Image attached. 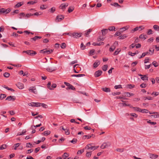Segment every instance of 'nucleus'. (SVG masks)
Segmentation results:
<instances>
[{"mask_svg":"<svg viewBox=\"0 0 159 159\" xmlns=\"http://www.w3.org/2000/svg\"><path fill=\"white\" fill-rule=\"evenodd\" d=\"M23 53H25L31 56H33L37 54V52L35 51L32 50L24 51H23Z\"/></svg>","mask_w":159,"mask_h":159,"instance_id":"1","label":"nucleus"},{"mask_svg":"<svg viewBox=\"0 0 159 159\" xmlns=\"http://www.w3.org/2000/svg\"><path fill=\"white\" fill-rule=\"evenodd\" d=\"M118 42L116 41L113 43V45L109 48V51L113 52L115 49L116 47L118 45Z\"/></svg>","mask_w":159,"mask_h":159,"instance_id":"2","label":"nucleus"},{"mask_svg":"<svg viewBox=\"0 0 159 159\" xmlns=\"http://www.w3.org/2000/svg\"><path fill=\"white\" fill-rule=\"evenodd\" d=\"M82 34L81 33H73L72 35L74 38H78L81 36Z\"/></svg>","mask_w":159,"mask_h":159,"instance_id":"3","label":"nucleus"},{"mask_svg":"<svg viewBox=\"0 0 159 159\" xmlns=\"http://www.w3.org/2000/svg\"><path fill=\"white\" fill-rule=\"evenodd\" d=\"M102 73V71L101 70H98L95 72L94 75L95 77H98L100 76Z\"/></svg>","mask_w":159,"mask_h":159,"instance_id":"4","label":"nucleus"},{"mask_svg":"<svg viewBox=\"0 0 159 159\" xmlns=\"http://www.w3.org/2000/svg\"><path fill=\"white\" fill-rule=\"evenodd\" d=\"M16 85L20 89H22L24 88V85L21 83L18 82L16 84Z\"/></svg>","mask_w":159,"mask_h":159,"instance_id":"5","label":"nucleus"},{"mask_svg":"<svg viewBox=\"0 0 159 159\" xmlns=\"http://www.w3.org/2000/svg\"><path fill=\"white\" fill-rule=\"evenodd\" d=\"M64 16L61 15H58L57 16L56 20H58V21H59L64 19Z\"/></svg>","mask_w":159,"mask_h":159,"instance_id":"6","label":"nucleus"},{"mask_svg":"<svg viewBox=\"0 0 159 159\" xmlns=\"http://www.w3.org/2000/svg\"><path fill=\"white\" fill-rule=\"evenodd\" d=\"M16 99L13 96H10L7 97V98L6 99V100H8L9 101H10L12 100V101H14Z\"/></svg>","mask_w":159,"mask_h":159,"instance_id":"7","label":"nucleus"},{"mask_svg":"<svg viewBox=\"0 0 159 159\" xmlns=\"http://www.w3.org/2000/svg\"><path fill=\"white\" fill-rule=\"evenodd\" d=\"M36 90V88L34 86L30 87L29 89V91H31L32 93H33L34 94H36L37 93L36 91H34V90Z\"/></svg>","mask_w":159,"mask_h":159,"instance_id":"8","label":"nucleus"},{"mask_svg":"<svg viewBox=\"0 0 159 159\" xmlns=\"http://www.w3.org/2000/svg\"><path fill=\"white\" fill-rule=\"evenodd\" d=\"M46 70L48 71L51 72L56 70V68L55 67L53 68L48 67L46 68Z\"/></svg>","mask_w":159,"mask_h":159,"instance_id":"9","label":"nucleus"},{"mask_svg":"<svg viewBox=\"0 0 159 159\" xmlns=\"http://www.w3.org/2000/svg\"><path fill=\"white\" fill-rule=\"evenodd\" d=\"M101 32L102 36H104L108 32V30L107 29H103L101 30Z\"/></svg>","mask_w":159,"mask_h":159,"instance_id":"10","label":"nucleus"},{"mask_svg":"<svg viewBox=\"0 0 159 159\" xmlns=\"http://www.w3.org/2000/svg\"><path fill=\"white\" fill-rule=\"evenodd\" d=\"M101 89L103 91L106 92H108L111 91V89L109 88H102Z\"/></svg>","mask_w":159,"mask_h":159,"instance_id":"11","label":"nucleus"},{"mask_svg":"<svg viewBox=\"0 0 159 159\" xmlns=\"http://www.w3.org/2000/svg\"><path fill=\"white\" fill-rule=\"evenodd\" d=\"M108 146V144L106 143H104L101 146V148L102 149H103L105 148H106Z\"/></svg>","mask_w":159,"mask_h":159,"instance_id":"12","label":"nucleus"},{"mask_svg":"<svg viewBox=\"0 0 159 159\" xmlns=\"http://www.w3.org/2000/svg\"><path fill=\"white\" fill-rule=\"evenodd\" d=\"M85 75L84 74H79L78 75H71V77H81L84 76Z\"/></svg>","mask_w":159,"mask_h":159,"instance_id":"13","label":"nucleus"},{"mask_svg":"<svg viewBox=\"0 0 159 159\" xmlns=\"http://www.w3.org/2000/svg\"><path fill=\"white\" fill-rule=\"evenodd\" d=\"M139 53V52L138 51H136L134 53H132L131 52H129L128 53V54L129 55L131 56H133L134 55H135Z\"/></svg>","mask_w":159,"mask_h":159,"instance_id":"14","label":"nucleus"},{"mask_svg":"<svg viewBox=\"0 0 159 159\" xmlns=\"http://www.w3.org/2000/svg\"><path fill=\"white\" fill-rule=\"evenodd\" d=\"M70 89H71L72 90H75V88L71 84H70L68 87L66 88L67 90H68Z\"/></svg>","mask_w":159,"mask_h":159,"instance_id":"15","label":"nucleus"},{"mask_svg":"<svg viewBox=\"0 0 159 159\" xmlns=\"http://www.w3.org/2000/svg\"><path fill=\"white\" fill-rule=\"evenodd\" d=\"M149 53H150V52H143L142 53V55L139 57V59H141L144 57H145L146 55L149 54Z\"/></svg>","mask_w":159,"mask_h":159,"instance_id":"16","label":"nucleus"},{"mask_svg":"<svg viewBox=\"0 0 159 159\" xmlns=\"http://www.w3.org/2000/svg\"><path fill=\"white\" fill-rule=\"evenodd\" d=\"M100 64V62L99 61H98L95 62L93 64L94 67V68L97 67Z\"/></svg>","mask_w":159,"mask_h":159,"instance_id":"17","label":"nucleus"},{"mask_svg":"<svg viewBox=\"0 0 159 159\" xmlns=\"http://www.w3.org/2000/svg\"><path fill=\"white\" fill-rule=\"evenodd\" d=\"M130 108H133L135 111H136L139 112H140V108L139 107H134L132 106L130 107Z\"/></svg>","mask_w":159,"mask_h":159,"instance_id":"18","label":"nucleus"},{"mask_svg":"<svg viewBox=\"0 0 159 159\" xmlns=\"http://www.w3.org/2000/svg\"><path fill=\"white\" fill-rule=\"evenodd\" d=\"M127 36L125 34L121 35L118 37V39H123L126 38Z\"/></svg>","mask_w":159,"mask_h":159,"instance_id":"19","label":"nucleus"},{"mask_svg":"<svg viewBox=\"0 0 159 159\" xmlns=\"http://www.w3.org/2000/svg\"><path fill=\"white\" fill-rule=\"evenodd\" d=\"M51 132L50 131H47L43 132L42 134L44 136H48L50 134Z\"/></svg>","mask_w":159,"mask_h":159,"instance_id":"20","label":"nucleus"},{"mask_svg":"<svg viewBox=\"0 0 159 159\" xmlns=\"http://www.w3.org/2000/svg\"><path fill=\"white\" fill-rule=\"evenodd\" d=\"M11 11V9L10 8H8L7 9H5L4 8V13H5V14H8L9 12H10Z\"/></svg>","mask_w":159,"mask_h":159,"instance_id":"21","label":"nucleus"},{"mask_svg":"<svg viewBox=\"0 0 159 159\" xmlns=\"http://www.w3.org/2000/svg\"><path fill=\"white\" fill-rule=\"evenodd\" d=\"M121 51V49H120V48H118L117 49V50H116L114 52V53L113 54V55L115 56V55H118L119 52H120Z\"/></svg>","mask_w":159,"mask_h":159,"instance_id":"22","label":"nucleus"},{"mask_svg":"<svg viewBox=\"0 0 159 159\" xmlns=\"http://www.w3.org/2000/svg\"><path fill=\"white\" fill-rule=\"evenodd\" d=\"M23 4V2H18L16 5H15V7H19L21 6Z\"/></svg>","mask_w":159,"mask_h":159,"instance_id":"23","label":"nucleus"},{"mask_svg":"<svg viewBox=\"0 0 159 159\" xmlns=\"http://www.w3.org/2000/svg\"><path fill=\"white\" fill-rule=\"evenodd\" d=\"M32 103L33 104H35V105H33L34 107H39L41 105V103H39V102L35 103V102H32Z\"/></svg>","mask_w":159,"mask_h":159,"instance_id":"24","label":"nucleus"},{"mask_svg":"<svg viewBox=\"0 0 159 159\" xmlns=\"http://www.w3.org/2000/svg\"><path fill=\"white\" fill-rule=\"evenodd\" d=\"M25 13L23 12L20 13L19 14V18L20 19H21L22 17H25Z\"/></svg>","mask_w":159,"mask_h":159,"instance_id":"25","label":"nucleus"},{"mask_svg":"<svg viewBox=\"0 0 159 159\" xmlns=\"http://www.w3.org/2000/svg\"><path fill=\"white\" fill-rule=\"evenodd\" d=\"M141 79L143 80H146L147 81L148 80V77L146 75H144L141 77Z\"/></svg>","mask_w":159,"mask_h":159,"instance_id":"26","label":"nucleus"},{"mask_svg":"<svg viewBox=\"0 0 159 159\" xmlns=\"http://www.w3.org/2000/svg\"><path fill=\"white\" fill-rule=\"evenodd\" d=\"M42 125V124L40 123L39 124L36 125H32L31 126V128L32 129H34V128H36V127H40Z\"/></svg>","mask_w":159,"mask_h":159,"instance_id":"27","label":"nucleus"},{"mask_svg":"<svg viewBox=\"0 0 159 159\" xmlns=\"http://www.w3.org/2000/svg\"><path fill=\"white\" fill-rule=\"evenodd\" d=\"M119 104L120 105L122 104L123 106H129L130 107L132 106L129 104H126L125 103H120Z\"/></svg>","mask_w":159,"mask_h":159,"instance_id":"28","label":"nucleus"},{"mask_svg":"<svg viewBox=\"0 0 159 159\" xmlns=\"http://www.w3.org/2000/svg\"><path fill=\"white\" fill-rule=\"evenodd\" d=\"M69 156L68 154L66 153H64L62 156V157L63 158L65 159L67 157Z\"/></svg>","mask_w":159,"mask_h":159,"instance_id":"29","label":"nucleus"},{"mask_svg":"<svg viewBox=\"0 0 159 159\" xmlns=\"http://www.w3.org/2000/svg\"><path fill=\"white\" fill-rule=\"evenodd\" d=\"M6 97V95L4 94H1L0 95V99L2 100L4 98H5Z\"/></svg>","mask_w":159,"mask_h":159,"instance_id":"30","label":"nucleus"},{"mask_svg":"<svg viewBox=\"0 0 159 159\" xmlns=\"http://www.w3.org/2000/svg\"><path fill=\"white\" fill-rule=\"evenodd\" d=\"M125 97H129L131 95H133L134 94L133 93L127 92L125 93Z\"/></svg>","mask_w":159,"mask_h":159,"instance_id":"31","label":"nucleus"},{"mask_svg":"<svg viewBox=\"0 0 159 159\" xmlns=\"http://www.w3.org/2000/svg\"><path fill=\"white\" fill-rule=\"evenodd\" d=\"M92 152H87V153L86 154V157H90L91 155Z\"/></svg>","mask_w":159,"mask_h":159,"instance_id":"32","label":"nucleus"},{"mask_svg":"<svg viewBox=\"0 0 159 159\" xmlns=\"http://www.w3.org/2000/svg\"><path fill=\"white\" fill-rule=\"evenodd\" d=\"M140 112L143 113H147L148 112V110L146 109H140Z\"/></svg>","mask_w":159,"mask_h":159,"instance_id":"33","label":"nucleus"},{"mask_svg":"<svg viewBox=\"0 0 159 159\" xmlns=\"http://www.w3.org/2000/svg\"><path fill=\"white\" fill-rule=\"evenodd\" d=\"M92 31V30L89 29L88 30H87V32L85 34V36L87 37L88 35L89 34L90 32Z\"/></svg>","mask_w":159,"mask_h":159,"instance_id":"34","label":"nucleus"},{"mask_svg":"<svg viewBox=\"0 0 159 159\" xmlns=\"http://www.w3.org/2000/svg\"><path fill=\"white\" fill-rule=\"evenodd\" d=\"M108 67V66L107 65H104L102 67V70L104 71H106L107 70V68Z\"/></svg>","mask_w":159,"mask_h":159,"instance_id":"35","label":"nucleus"},{"mask_svg":"<svg viewBox=\"0 0 159 159\" xmlns=\"http://www.w3.org/2000/svg\"><path fill=\"white\" fill-rule=\"evenodd\" d=\"M70 142L73 144H75L77 142V140L76 139L74 138L72 140L70 141Z\"/></svg>","mask_w":159,"mask_h":159,"instance_id":"36","label":"nucleus"},{"mask_svg":"<svg viewBox=\"0 0 159 159\" xmlns=\"http://www.w3.org/2000/svg\"><path fill=\"white\" fill-rule=\"evenodd\" d=\"M139 28H138V27H135V28H134V29H132L131 30V32L132 33H134V32L135 31H138V30H139Z\"/></svg>","mask_w":159,"mask_h":159,"instance_id":"37","label":"nucleus"},{"mask_svg":"<svg viewBox=\"0 0 159 159\" xmlns=\"http://www.w3.org/2000/svg\"><path fill=\"white\" fill-rule=\"evenodd\" d=\"M26 147L27 148H32L33 146L30 143H26Z\"/></svg>","mask_w":159,"mask_h":159,"instance_id":"38","label":"nucleus"},{"mask_svg":"<svg viewBox=\"0 0 159 159\" xmlns=\"http://www.w3.org/2000/svg\"><path fill=\"white\" fill-rule=\"evenodd\" d=\"M3 76L4 77L6 78L9 77L10 76V74L8 72H5L3 74Z\"/></svg>","mask_w":159,"mask_h":159,"instance_id":"39","label":"nucleus"},{"mask_svg":"<svg viewBox=\"0 0 159 159\" xmlns=\"http://www.w3.org/2000/svg\"><path fill=\"white\" fill-rule=\"evenodd\" d=\"M92 143L89 144L87 145L85 147V148L88 150L90 149L91 147L92 146Z\"/></svg>","mask_w":159,"mask_h":159,"instance_id":"40","label":"nucleus"},{"mask_svg":"<svg viewBox=\"0 0 159 159\" xmlns=\"http://www.w3.org/2000/svg\"><path fill=\"white\" fill-rule=\"evenodd\" d=\"M47 49H44L43 50H42L40 51V52H43V53L44 54H47Z\"/></svg>","mask_w":159,"mask_h":159,"instance_id":"41","label":"nucleus"},{"mask_svg":"<svg viewBox=\"0 0 159 159\" xmlns=\"http://www.w3.org/2000/svg\"><path fill=\"white\" fill-rule=\"evenodd\" d=\"M19 12V10H16L13 11L11 12V13L12 15H14L15 14H18Z\"/></svg>","mask_w":159,"mask_h":159,"instance_id":"42","label":"nucleus"},{"mask_svg":"<svg viewBox=\"0 0 159 159\" xmlns=\"http://www.w3.org/2000/svg\"><path fill=\"white\" fill-rule=\"evenodd\" d=\"M51 83L50 82H49L48 83L47 85V87L50 90H52L53 89L51 87Z\"/></svg>","mask_w":159,"mask_h":159,"instance_id":"43","label":"nucleus"},{"mask_svg":"<svg viewBox=\"0 0 159 159\" xmlns=\"http://www.w3.org/2000/svg\"><path fill=\"white\" fill-rule=\"evenodd\" d=\"M6 148V145L3 144L0 146V150H3L5 149Z\"/></svg>","mask_w":159,"mask_h":159,"instance_id":"44","label":"nucleus"},{"mask_svg":"<svg viewBox=\"0 0 159 159\" xmlns=\"http://www.w3.org/2000/svg\"><path fill=\"white\" fill-rule=\"evenodd\" d=\"M86 46L84 45L83 43H81L80 45V48L82 50H84Z\"/></svg>","mask_w":159,"mask_h":159,"instance_id":"45","label":"nucleus"},{"mask_svg":"<svg viewBox=\"0 0 159 159\" xmlns=\"http://www.w3.org/2000/svg\"><path fill=\"white\" fill-rule=\"evenodd\" d=\"M153 28L156 30H159V27L158 25H155L153 26Z\"/></svg>","mask_w":159,"mask_h":159,"instance_id":"46","label":"nucleus"},{"mask_svg":"<svg viewBox=\"0 0 159 159\" xmlns=\"http://www.w3.org/2000/svg\"><path fill=\"white\" fill-rule=\"evenodd\" d=\"M60 8L62 9H65L66 7V5H65L64 4H62L60 6Z\"/></svg>","mask_w":159,"mask_h":159,"instance_id":"47","label":"nucleus"},{"mask_svg":"<svg viewBox=\"0 0 159 159\" xmlns=\"http://www.w3.org/2000/svg\"><path fill=\"white\" fill-rule=\"evenodd\" d=\"M37 2L36 1H34V2H33V1H30L29 2H27L28 4H32L33 5L35 3H36Z\"/></svg>","mask_w":159,"mask_h":159,"instance_id":"48","label":"nucleus"},{"mask_svg":"<svg viewBox=\"0 0 159 159\" xmlns=\"http://www.w3.org/2000/svg\"><path fill=\"white\" fill-rule=\"evenodd\" d=\"M32 16L33 14H32L31 13L27 14L26 15H25V17L26 18V19H27L29 18L31 16Z\"/></svg>","mask_w":159,"mask_h":159,"instance_id":"49","label":"nucleus"},{"mask_svg":"<svg viewBox=\"0 0 159 159\" xmlns=\"http://www.w3.org/2000/svg\"><path fill=\"white\" fill-rule=\"evenodd\" d=\"M120 94V92H112V94L113 96H115L116 95H119Z\"/></svg>","mask_w":159,"mask_h":159,"instance_id":"50","label":"nucleus"},{"mask_svg":"<svg viewBox=\"0 0 159 159\" xmlns=\"http://www.w3.org/2000/svg\"><path fill=\"white\" fill-rule=\"evenodd\" d=\"M139 38L141 39H144V40L146 39V38L145 37V35L143 34L140 35L139 36Z\"/></svg>","mask_w":159,"mask_h":159,"instance_id":"51","label":"nucleus"},{"mask_svg":"<svg viewBox=\"0 0 159 159\" xmlns=\"http://www.w3.org/2000/svg\"><path fill=\"white\" fill-rule=\"evenodd\" d=\"M111 5H112V6H113L115 7H117V6H118L119 7H121V6L120 5L117 3V2H115V3H114L113 4H112L111 3Z\"/></svg>","mask_w":159,"mask_h":159,"instance_id":"52","label":"nucleus"},{"mask_svg":"<svg viewBox=\"0 0 159 159\" xmlns=\"http://www.w3.org/2000/svg\"><path fill=\"white\" fill-rule=\"evenodd\" d=\"M152 65L155 67H157L158 66V65L156 61H153L152 63Z\"/></svg>","mask_w":159,"mask_h":159,"instance_id":"53","label":"nucleus"},{"mask_svg":"<svg viewBox=\"0 0 159 159\" xmlns=\"http://www.w3.org/2000/svg\"><path fill=\"white\" fill-rule=\"evenodd\" d=\"M115 29V28L114 26H110L109 27L108 29V30L110 31H113Z\"/></svg>","mask_w":159,"mask_h":159,"instance_id":"54","label":"nucleus"},{"mask_svg":"<svg viewBox=\"0 0 159 159\" xmlns=\"http://www.w3.org/2000/svg\"><path fill=\"white\" fill-rule=\"evenodd\" d=\"M114 88L116 89H118L122 88V86L121 85H115L114 86Z\"/></svg>","mask_w":159,"mask_h":159,"instance_id":"55","label":"nucleus"},{"mask_svg":"<svg viewBox=\"0 0 159 159\" xmlns=\"http://www.w3.org/2000/svg\"><path fill=\"white\" fill-rule=\"evenodd\" d=\"M134 87V85H132L131 84H129L127 85V87L129 89L133 88Z\"/></svg>","mask_w":159,"mask_h":159,"instance_id":"56","label":"nucleus"},{"mask_svg":"<svg viewBox=\"0 0 159 159\" xmlns=\"http://www.w3.org/2000/svg\"><path fill=\"white\" fill-rule=\"evenodd\" d=\"M98 148V146H93L91 147V150H94Z\"/></svg>","mask_w":159,"mask_h":159,"instance_id":"57","label":"nucleus"},{"mask_svg":"<svg viewBox=\"0 0 159 159\" xmlns=\"http://www.w3.org/2000/svg\"><path fill=\"white\" fill-rule=\"evenodd\" d=\"M66 43H63L61 44V48L62 49L65 48L66 47Z\"/></svg>","mask_w":159,"mask_h":159,"instance_id":"58","label":"nucleus"},{"mask_svg":"<svg viewBox=\"0 0 159 159\" xmlns=\"http://www.w3.org/2000/svg\"><path fill=\"white\" fill-rule=\"evenodd\" d=\"M116 151L120 152H122L124 151V149L123 148H117L116 149Z\"/></svg>","mask_w":159,"mask_h":159,"instance_id":"59","label":"nucleus"},{"mask_svg":"<svg viewBox=\"0 0 159 159\" xmlns=\"http://www.w3.org/2000/svg\"><path fill=\"white\" fill-rule=\"evenodd\" d=\"M149 51L150 52H151L150 53H149L151 55H152L154 53V49L153 48H152L151 49H150L149 50Z\"/></svg>","mask_w":159,"mask_h":159,"instance_id":"60","label":"nucleus"},{"mask_svg":"<svg viewBox=\"0 0 159 159\" xmlns=\"http://www.w3.org/2000/svg\"><path fill=\"white\" fill-rule=\"evenodd\" d=\"M20 145V143H17L16 144H14L15 146V148L14 149L16 150L17 149V148Z\"/></svg>","mask_w":159,"mask_h":159,"instance_id":"61","label":"nucleus"},{"mask_svg":"<svg viewBox=\"0 0 159 159\" xmlns=\"http://www.w3.org/2000/svg\"><path fill=\"white\" fill-rule=\"evenodd\" d=\"M128 29V28H127V27H123L122 28H120V30H121V32H122L125 31L126 30H127Z\"/></svg>","mask_w":159,"mask_h":159,"instance_id":"62","label":"nucleus"},{"mask_svg":"<svg viewBox=\"0 0 159 159\" xmlns=\"http://www.w3.org/2000/svg\"><path fill=\"white\" fill-rule=\"evenodd\" d=\"M50 10L52 13H53L55 11V8L52 7Z\"/></svg>","mask_w":159,"mask_h":159,"instance_id":"63","label":"nucleus"},{"mask_svg":"<svg viewBox=\"0 0 159 159\" xmlns=\"http://www.w3.org/2000/svg\"><path fill=\"white\" fill-rule=\"evenodd\" d=\"M95 52V50L94 49H92L91 50H90L89 53L91 55H93V53H94Z\"/></svg>","mask_w":159,"mask_h":159,"instance_id":"64","label":"nucleus"}]
</instances>
